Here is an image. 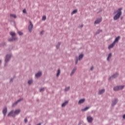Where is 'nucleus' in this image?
Wrapping results in <instances>:
<instances>
[{"instance_id": "obj_1", "label": "nucleus", "mask_w": 125, "mask_h": 125, "mask_svg": "<svg viewBox=\"0 0 125 125\" xmlns=\"http://www.w3.org/2000/svg\"><path fill=\"white\" fill-rule=\"evenodd\" d=\"M122 10H123V8H119L116 11L113 12V14H116L114 17H113V20L116 21V20H118L121 16L122 14Z\"/></svg>"}, {"instance_id": "obj_2", "label": "nucleus", "mask_w": 125, "mask_h": 125, "mask_svg": "<svg viewBox=\"0 0 125 125\" xmlns=\"http://www.w3.org/2000/svg\"><path fill=\"white\" fill-rule=\"evenodd\" d=\"M11 56H12V54H9L6 55L5 58V64L4 66L7 67V65L9 61H10V59L11 58Z\"/></svg>"}, {"instance_id": "obj_3", "label": "nucleus", "mask_w": 125, "mask_h": 125, "mask_svg": "<svg viewBox=\"0 0 125 125\" xmlns=\"http://www.w3.org/2000/svg\"><path fill=\"white\" fill-rule=\"evenodd\" d=\"M124 87L125 85L116 86L113 88V90H114V91L122 90V89H124Z\"/></svg>"}, {"instance_id": "obj_4", "label": "nucleus", "mask_w": 125, "mask_h": 125, "mask_svg": "<svg viewBox=\"0 0 125 125\" xmlns=\"http://www.w3.org/2000/svg\"><path fill=\"white\" fill-rule=\"evenodd\" d=\"M30 24L28 26V31L30 32V33H31L32 31L33 30V28L34 27V25H33V23H32V21H29Z\"/></svg>"}, {"instance_id": "obj_5", "label": "nucleus", "mask_w": 125, "mask_h": 125, "mask_svg": "<svg viewBox=\"0 0 125 125\" xmlns=\"http://www.w3.org/2000/svg\"><path fill=\"white\" fill-rule=\"evenodd\" d=\"M7 117H13V118H15L16 117L15 113L14 112V110H13L11 111L7 115Z\"/></svg>"}, {"instance_id": "obj_6", "label": "nucleus", "mask_w": 125, "mask_h": 125, "mask_svg": "<svg viewBox=\"0 0 125 125\" xmlns=\"http://www.w3.org/2000/svg\"><path fill=\"white\" fill-rule=\"evenodd\" d=\"M119 76V73H116L115 74H114L113 75L111 76L109 78V81H110V80H114V79H116V78H117V77H118Z\"/></svg>"}, {"instance_id": "obj_7", "label": "nucleus", "mask_w": 125, "mask_h": 125, "mask_svg": "<svg viewBox=\"0 0 125 125\" xmlns=\"http://www.w3.org/2000/svg\"><path fill=\"white\" fill-rule=\"evenodd\" d=\"M6 113H7V107L4 106L2 110V114L4 115V117L6 116Z\"/></svg>"}, {"instance_id": "obj_8", "label": "nucleus", "mask_w": 125, "mask_h": 125, "mask_svg": "<svg viewBox=\"0 0 125 125\" xmlns=\"http://www.w3.org/2000/svg\"><path fill=\"white\" fill-rule=\"evenodd\" d=\"M22 100H23V99H19L17 101L15 102L14 104H13L12 107H15V106H16V105H17V104H18L19 102H21V101H22Z\"/></svg>"}, {"instance_id": "obj_9", "label": "nucleus", "mask_w": 125, "mask_h": 125, "mask_svg": "<svg viewBox=\"0 0 125 125\" xmlns=\"http://www.w3.org/2000/svg\"><path fill=\"white\" fill-rule=\"evenodd\" d=\"M42 71H40L38 73L36 74L35 78L39 79V78H40V77H42Z\"/></svg>"}, {"instance_id": "obj_10", "label": "nucleus", "mask_w": 125, "mask_h": 125, "mask_svg": "<svg viewBox=\"0 0 125 125\" xmlns=\"http://www.w3.org/2000/svg\"><path fill=\"white\" fill-rule=\"evenodd\" d=\"M102 21V18L97 19L94 22V24H99Z\"/></svg>"}, {"instance_id": "obj_11", "label": "nucleus", "mask_w": 125, "mask_h": 125, "mask_svg": "<svg viewBox=\"0 0 125 125\" xmlns=\"http://www.w3.org/2000/svg\"><path fill=\"white\" fill-rule=\"evenodd\" d=\"M17 40V38L16 37H12L9 38L8 41V42H14V41H16Z\"/></svg>"}, {"instance_id": "obj_12", "label": "nucleus", "mask_w": 125, "mask_h": 125, "mask_svg": "<svg viewBox=\"0 0 125 125\" xmlns=\"http://www.w3.org/2000/svg\"><path fill=\"white\" fill-rule=\"evenodd\" d=\"M87 121L88 123H92V121H93V118L91 116H88L87 117Z\"/></svg>"}, {"instance_id": "obj_13", "label": "nucleus", "mask_w": 125, "mask_h": 125, "mask_svg": "<svg viewBox=\"0 0 125 125\" xmlns=\"http://www.w3.org/2000/svg\"><path fill=\"white\" fill-rule=\"evenodd\" d=\"M117 103H118V100L117 99H115L113 101H112L111 105L115 106Z\"/></svg>"}, {"instance_id": "obj_14", "label": "nucleus", "mask_w": 125, "mask_h": 125, "mask_svg": "<svg viewBox=\"0 0 125 125\" xmlns=\"http://www.w3.org/2000/svg\"><path fill=\"white\" fill-rule=\"evenodd\" d=\"M76 71H77V67H75L72 70V71H71V73L70 74V76L72 77V76H73V75H74V74H75V72H76Z\"/></svg>"}, {"instance_id": "obj_15", "label": "nucleus", "mask_w": 125, "mask_h": 125, "mask_svg": "<svg viewBox=\"0 0 125 125\" xmlns=\"http://www.w3.org/2000/svg\"><path fill=\"white\" fill-rule=\"evenodd\" d=\"M14 112L15 113V115L16 116V115L19 114L20 113V112H21V110L20 109H17L16 110H14Z\"/></svg>"}, {"instance_id": "obj_16", "label": "nucleus", "mask_w": 125, "mask_h": 125, "mask_svg": "<svg viewBox=\"0 0 125 125\" xmlns=\"http://www.w3.org/2000/svg\"><path fill=\"white\" fill-rule=\"evenodd\" d=\"M120 39H121V37L120 36H118L116 38V39H115L113 42H114L115 43H116V42H119V41H120Z\"/></svg>"}, {"instance_id": "obj_17", "label": "nucleus", "mask_w": 125, "mask_h": 125, "mask_svg": "<svg viewBox=\"0 0 125 125\" xmlns=\"http://www.w3.org/2000/svg\"><path fill=\"white\" fill-rule=\"evenodd\" d=\"M115 44H116V43L115 42H114L113 43H112L108 46L109 49H110V48H113V47H114V46H115Z\"/></svg>"}, {"instance_id": "obj_18", "label": "nucleus", "mask_w": 125, "mask_h": 125, "mask_svg": "<svg viewBox=\"0 0 125 125\" xmlns=\"http://www.w3.org/2000/svg\"><path fill=\"white\" fill-rule=\"evenodd\" d=\"M85 101V99H82L79 100V101L78 102V104H83V103H84Z\"/></svg>"}, {"instance_id": "obj_19", "label": "nucleus", "mask_w": 125, "mask_h": 125, "mask_svg": "<svg viewBox=\"0 0 125 125\" xmlns=\"http://www.w3.org/2000/svg\"><path fill=\"white\" fill-rule=\"evenodd\" d=\"M89 108H90V106H87L84 108L81 109V111H82V112H85V111H87Z\"/></svg>"}, {"instance_id": "obj_20", "label": "nucleus", "mask_w": 125, "mask_h": 125, "mask_svg": "<svg viewBox=\"0 0 125 125\" xmlns=\"http://www.w3.org/2000/svg\"><path fill=\"white\" fill-rule=\"evenodd\" d=\"M105 92V90L104 89H103L102 90H100L99 91V94L100 95L101 94H103Z\"/></svg>"}, {"instance_id": "obj_21", "label": "nucleus", "mask_w": 125, "mask_h": 125, "mask_svg": "<svg viewBox=\"0 0 125 125\" xmlns=\"http://www.w3.org/2000/svg\"><path fill=\"white\" fill-rule=\"evenodd\" d=\"M112 57V53H109L108 55V56L107 58V61H110V58H111Z\"/></svg>"}, {"instance_id": "obj_22", "label": "nucleus", "mask_w": 125, "mask_h": 125, "mask_svg": "<svg viewBox=\"0 0 125 125\" xmlns=\"http://www.w3.org/2000/svg\"><path fill=\"white\" fill-rule=\"evenodd\" d=\"M61 73V70H60V69H58L57 73V77L60 76Z\"/></svg>"}, {"instance_id": "obj_23", "label": "nucleus", "mask_w": 125, "mask_h": 125, "mask_svg": "<svg viewBox=\"0 0 125 125\" xmlns=\"http://www.w3.org/2000/svg\"><path fill=\"white\" fill-rule=\"evenodd\" d=\"M83 54H80L79 56L78 59L79 60H82V59H83Z\"/></svg>"}, {"instance_id": "obj_24", "label": "nucleus", "mask_w": 125, "mask_h": 125, "mask_svg": "<svg viewBox=\"0 0 125 125\" xmlns=\"http://www.w3.org/2000/svg\"><path fill=\"white\" fill-rule=\"evenodd\" d=\"M67 104L68 101H66L65 102L62 103V107H65V106H66Z\"/></svg>"}, {"instance_id": "obj_25", "label": "nucleus", "mask_w": 125, "mask_h": 125, "mask_svg": "<svg viewBox=\"0 0 125 125\" xmlns=\"http://www.w3.org/2000/svg\"><path fill=\"white\" fill-rule=\"evenodd\" d=\"M77 12H78V10L75 9V10H73V12L71 13V15H73V14H76V13H77Z\"/></svg>"}, {"instance_id": "obj_26", "label": "nucleus", "mask_w": 125, "mask_h": 125, "mask_svg": "<svg viewBox=\"0 0 125 125\" xmlns=\"http://www.w3.org/2000/svg\"><path fill=\"white\" fill-rule=\"evenodd\" d=\"M28 83L29 85H30V84H32L33 83V80H30L28 81Z\"/></svg>"}, {"instance_id": "obj_27", "label": "nucleus", "mask_w": 125, "mask_h": 125, "mask_svg": "<svg viewBox=\"0 0 125 125\" xmlns=\"http://www.w3.org/2000/svg\"><path fill=\"white\" fill-rule=\"evenodd\" d=\"M10 35L11 36H12V37H15L16 34H15V32H10Z\"/></svg>"}, {"instance_id": "obj_28", "label": "nucleus", "mask_w": 125, "mask_h": 125, "mask_svg": "<svg viewBox=\"0 0 125 125\" xmlns=\"http://www.w3.org/2000/svg\"><path fill=\"white\" fill-rule=\"evenodd\" d=\"M101 32H102V30H101V29L98 30L96 32V35H98V34H100V33H101Z\"/></svg>"}, {"instance_id": "obj_29", "label": "nucleus", "mask_w": 125, "mask_h": 125, "mask_svg": "<svg viewBox=\"0 0 125 125\" xmlns=\"http://www.w3.org/2000/svg\"><path fill=\"white\" fill-rule=\"evenodd\" d=\"M69 90H70V86L66 87L64 89L65 91H69Z\"/></svg>"}, {"instance_id": "obj_30", "label": "nucleus", "mask_w": 125, "mask_h": 125, "mask_svg": "<svg viewBox=\"0 0 125 125\" xmlns=\"http://www.w3.org/2000/svg\"><path fill=\"white\" fill-rule=\"evenodd\" d=\"M10 17H13V18H16V17H17L16 16V15H14V14H10Z\"/></svg>"}, {"instance_id": "obj_31", "label": "nucleus", "mask_w": 125, "mask_h": 125, "mask_svg": "<svg viewBox=\"0 0 125 125\" xmlns=\"http://www.w3.org/2000/svg\"><path fill=\"white\" fill-rule=\"evenodd\" d=\"M61 44V42H59L56 45V48H59L60 45Z\"/></svg>"}, {"instance_id": "obj_32", "label": "nucleus", "mask_w": 125, "mask_h": 125, "mask_svg": "<svg viewBox=\"0 0 125 125\" xmlns=\"http://www.w3.org/2000/svg\"><path fill=\"white\" fill-rule=\"evenodd\" d=\"M42 20H43V21H45V20H46V17L45 16H43Z\"/></svg>"}, {"instance_id": "obj_33", "label": "nucleus", "mask_w": 125, "mask_h": 125, "mask_svg": "<svg viewBox=\"0 0 125 125\" xmlns=\"http://www.w3.org/2000/svg\"><path fill=\"white\" fill-rule=\"evenodd\" d=\"M18 33L19 34V36H22V35H23V33L21 31H19Z\"/></svg>"}, {"instance_id": "obj_34", "label": "nucleus", "mask_w": 125, "mask_h": 125, "mask_svg": "<svg viewBox=\"0 0 125 125\" xmlns=\"http://www.w3.org/2000/svg\"><path fill=\"white\" fill-rule=\"evenodd\" d=\"M40 91L41 92H42V91H44V88H41L40 89Z\"/></svg>"}, {"instance_id": "obj_35", "label": "nucleus", "mask_w": 125, "mask_h": 125, "mask_svg": "<svg viewBox=\"0 0 125 125\" xmlns=\"http://www.w3.org/2000/svg\"><path fill=\"white\" fill-rule=\"evenodd\" d=\"M24 121L25 124H27V123H28V119H27V118H25Z\"/></svg>"}, {"instance_id": "obj_36", "label": "nucleus", "mask_w": 125, "mask_h": 125, "mask_svg": "<svg viewBox=\"0 0 125 125\" xmlns=\"http://www.w3.org/2000/svg\"><path fill=\"white\" fill-rule=\"evenodd\" d=\"M13 80H14V77L11 78L10 80V83H12L13 82Z\"/></svg>"}, {"instance_id": "obj_37", "label": "nucleus", "mask_w": 125, "mask_h": 125, "mask_svg": "<svg viewBox=\"0 0 125 125\" xmlns=\"http://www.w3.org/2000/svg\"><path fill=\"white\" fill-rule=\"evenodd\" d=\"M79 59H76V62H75V64H76V65H77V64H78V62H79Z\"/></svg>"}, {"instance_id": "obj_38", "label": "nucleus", "mask_w": 125, "mask_h": 125, "mask_svg": "<svg viewBox=\"0 0 125 125\" xmlns=\"http://www.w3.org/2000/svg\"><path fill=\"white\" fill-rule=\"evenodd\" d=\"M22 12L23 13H27V11H26V9H24L22 10Z\"/></svg>"}, {"instance_id": "obj_39", "label": "nucleus", "mask_w": 125, "mask_h": 125, "mask_svg": "<svg viewBox=\"0 0 125 125\" xmlns=\"http://www.w3.org/2000/svg\"><path fill=\"white\" fill-rule=\"evenodd\" d=\"M43 33H44V31H42L40 33L41 35H43Z\"/></svg>"}, {"instance_id": "obj_40", "label": "nucleus", "mask_w": 125, "mask_h": 125, "mask_svg": "<svg viewBox=\"0 0 125 125\" xmlns=\"http://www.w3.org/2000/svg\"><path fill=\"white\" fill-rule=\"evenodd\" d=\"M94 68V67H93V66H92V67L90 68V70H91V71H93Z\"/></svg>"}, {"instance_id": "obj_41", "label": "nucleus", "mask_w": 125, "mask_h": 125, "mask_svg": "<svg viewBox=\"0 0 125 125\" xmlns=\"http://www.w3.org/2000/svg\"><path fill=\"white\" fill-rule=\"evenodd\" d=\"M123 119H125V114H124V115H123Z\"/></svg>"}, {"instance_id": "obj_42", "label": "nucleus", "mask_w": 125, "mask_h": 125, "mask_svg": "<svg viewBox=\"0 0 125 125\" xmlns=\"http://www.w3.org/2000/svg\"><path fill=\"white\" fill-rule=\"evenodd\" d=\"M83 25H82L80 26V27H81V28H83Z\"/></svg>"}]
</instances>
